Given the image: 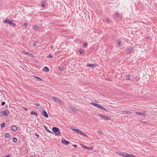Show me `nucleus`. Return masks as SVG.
I'll use <instances>...</instances> for the list:
<instances>
[{"instance_id": "nucleus-28", "label": "nucleus", "mask_w": 157, "mask_h": 157, "mask_svg": "<svg viewBox=\"0 0 157 157\" xmlns=\"http://www.w3.org/2000/svg\"><path fill=\"white\" fill-rule=\"evenodd\" d=\"M13 141L14 142H16L17 141V138L16 137H14L13 139Z\"/></svg>"}, {"instance_id": "nucleus-30", "label": "nucleus", "mask_w": 157, "mask_h": 157, "mask_svg": "<svg viewBox=\"0 0 157 157\" xmlns=\"http://www.w3.org/2000/svg\"><path fill=\"white\" fill-rule=\"evenodd\" d=\"M28 24L27 22H25L24 23L23 25L25 27H26L28 26Z\"/></svg>"}, {"instance_id": "nucleus-49", "label": "nucleus", "mask_w": 157, "mask_h": 157, "mask_svg": "<svg viewBox=\"0 0 157 157\" xmlns=\"http://www.w3.org/2000/svg\"><path fill=\"white\" fill-rule=\"evenodd\" d=\"M10 155H7L5 157H10Z\"/></svg>"}, {"instance_id": "nucleus-8", "label": "nucleus", "mask_w": 157, "mask_h": 157, "mask_svg": "<svg viewBox=\"0 0 157 157\" xmlns=\"http://www.w3.org/2000/svg\"><path fill=\"white\" fill-rule=\"evenodd\" d=\"M52 98L56 102H59L60 103L61 102V100L58 98L52 97Z\"/></svg>"}, {"instance_id": "nucleus-37", "label": "nucleus", "mask_w": 157, "mask_h": 157, "mask_svg": "<svg viewBox=\"0 0 157 157\" xmlns=\"http://www.w3.org/2000/svg\"><path fill=\"white\" fill-rule=\"evenodd\" d=\"M117 42H118V45L119 46L121 45L122 42L119 41V40H118Z\"/></svg>"}, {"instance_id": "nucleus-1", "label": "nucleus", "mask_w": 157, "mask_h": 157, "mask_svg": "<svg viewBox=\"0 0 157 157\" xmlns=\"http://www.w3.org/2000/svg\"><path fill=\"white\" fill-rule=\"evenodd\" d=\"M71 129L74 131L76 132L78 134L81 135H82L85 136L87 138H88V136L82 131L76 128H71Z\"/></svg>"}, {"instance_id": "nucleus-19", "label": "nucleus", "mask_w": 157, "mask_h": 157, "mask_svg": "<svg viewBox=\"0 0 157 157\" xmlns=\"http://www.w3.org/2000/svg\"><path fill=\"white\" fill-rule=\"evenodd\" d=\"M41 4L42 7H44L45 6V1L44 0L41 1Z\"/></svg>"}, {"instance_id": "nucleus-43", "label": "nucleus", "mask_w": 157, "mask_h": 157, "mask_svg": "<svg viewBox=\"0 0 157 157\" xmlns=\"http://www.w3.org/2000/svg\"><path fill=\"white\" fill-rule=\"evenodd\" d=\"M141 122H143V123H144L145 124H147V121H141Z\"/></svg>"}, {"instance_id": "nucleus-25", "label": "nucleus", "mask_w": 157, "mask_h": 157, "mask_svg": "<svg viewBox=\"0 0 157 157\" xmlns=\"http://www.w3.org/2000/svg\"><path fill=\"white\" fill-rule=\"evenodd\" d=\"M10 136V134L9 133H6L5 134V137L6 138H9Z\"/></svg>"}, {"instance_id": "nucleus-7", "label": "nucleus", "mask_w": 157, "mask_h": 157, "mask_svg": "<svg viewBox=\"0 0 157 157\" xmlns=\"http://www.w3.org/2000/svg\"><path fill=\"white\" fill-rule=\"evenodd\" d=\"M62 143L65 145H67L70 143V142L67 141L65 139L62 138Z\"/></svg>"}, {"instance_id": "nucleus-21", "label": "nucleus", "mask_w": 157, "mask_h": 157, "mask_svg": "<svg viewBox=\"0 0 157 157\" xmlns=\"http://www.w3.org/2000/svg\"><path fill=\"white\" fill-rule=\"evenodd\" d=\"M70 109L72 110V111L74 112H76V110L75 108L73 107H71L70 108Z\"/></svg>"}, {"instance_id": "nucleus-10", "label": "nucleus", "mask_w": 157, "mask_h": 157, "mask_svg": "<svg viewBox=\"0 0 157 157\" xmlns=\"http://www.w3.org/2000/svg\"><path fill=\"white\" fill-rule=\"evenodd\" d=\"M133 50L132 48L130 47L126 50L127 52L128 53L132 52Z\"/></svg>"}, {"instance_id": "nucleus-32", "label": "nucleus", "mask_w": 157, "mask_h": 157, "mask_svg": "<svg viewBox=\"0 0 157 157\" xmlns=\"http://www.w3.org/2000/svg\"><path fill=\"white\" fill-rule=\"evenodd\" d=\"M5 124L4 123H3L1 124V127L2 128V127H5Z\"/></svg>"}, {"instance_id": "nucleus-33", "label": "nucleus", "mask_w": 157, "mask_h": 157, "mask_svg": "<svg viewBox=\"0 0 157 157\" xmlns=\"http://www.w3.org/2000/svg\"><path fill=\"white\" fill-rule=\"evenodd\" d=\"M120 15V14L119 13H116V17L117 18L118 17H119V16Z\"/></svg>"}, {"instance_id": "nucleus-6", "label": "nucleus", "mask_w": 157, "mask_h": 157, "mask_svg": "<svg viewBox=\"0 0 157 157\" xmlns=\"http://www.w3.org/2000/svg\"><path fill=\"white\" fill-rule=\"evenodd\" d=\"M9 112V110L6 109L4 111H2L0 113H2V116H6L8 115Z\"/></svg>"}, {"instance_id": "nucleus-14", "label": "nucleus", "mask_w": 157, "mask_h": 157, "mask_svg": "<svg viewBox=\"0 0 157 157\" xmlns=\"http://www.w3.org/2000/svg\"><path fill=\"white\" fill-rule=\"evenodd\" d=\"M44 70L46 72H48L49 71V70L48 67H45L44 68Z\"/></svg>"}, {"instance_id": "nucleus-44", "label": "nucleus", "mask_w": 157, "mask_h": 157, "mask_svg": "<svg viewBox=\"0 0 157 157\" xmlns=\"http://www.w3.org/2000/svg\"><path fill=\"white\" fill-rule=\"evenodd\" d=\"M22 108L26 111H27L28 110V109L27 108H25L24 107H22Z\"/></svg>"}, {"instance_id": "nucleus-22", "label": "nucleus", "mask_w": 157, "mask_h": 157, "mask_svg": "<svg viewBox=\"0 0 157 157\" xmlns=\"http://www.w3.org/2000/svg\"><path fill=\"white\" fill-rule=\"evenodd\" d=\"M39 28V27L36 25H34L33 27V29L34 30L37 31Z\"/></svg>"}, {"instance_id": "nucleus-41", "label": "nucleus", "mask_w": 157, "mask_h": 157, "mask_svg": "<svg viewBox=\"0 0 157 157\" xmlns=\"http://www.w3.org/2000/svg\"><path fill=\"white\" fill-rule=\"evenodd\" d=\"M129 157H136V156H135L134 155L130 154V156Z\"/></svg>"}, {"instance_id": "nucleus-3", "label": "nucleus", "mask_w": 157, "mask_h": 157, "mask_svg": "<svg viewBox=\"0 0 157 157\" xmlns=\"http://www.w3.org/2000/svg\"><path fill=\"white\" fill-rule=\"evenodd\" d=\"M4 21L6 23H7L8 24L10 25H13V26H15L16 25V24L15 23H13L12 22L9 20L8 19H6Z\"/></svg>"}, {"instance_id": "nucleus-39", "label": "nucleus", "mask_w": 157, "mask_h": 157, "mask_svg": "<svg viewBox=\"0 0 157 157\" xmlns=\"http://www.w3.org/2000/svg\"><path fill=\"white\" fill-rule=\"evenodd\" d=\"M37 44V42H34L33 43V45L34 46H35Z\"/></svg>"}, {"instance_id": "nucleus-2", "label": "nucleus", "mask_w": 157, "mask_h": 157, "mask_svg": "<svg viewBox=\"0 0 157 157\" xmlns=\"http://www.w3.org/2000/svg\"><path fill=\"white\" fill-rule=\"evenodd\" d=\"M53 131L55 133H56V135H60L61 134L59 128L56 127H53L52 128Z\"/></svg>"}, {"instance_id": "nucleus-9", "label": "nucleus", "mask_w": 157, "mask_h": 157, "mask_svg": "<svg viewBox=\"0 0 157 157\" xmlns=\"http://www.w3.org/2000/svg\"><path fill=\"white\" fill-rule=\"evenodd\" d=\"M42 114L45 117L47 118H48V115L47 112L45 111H43L42 112Z\"/></svg>"}, {"instance_id": "nucleus-12", "label": "nucleus", "mask_w": 157, "mask_h": 157, "mask_svg": "<svg viewBox=\"0 0 157 157\" xmlns=\"http://www.w3.org/2000/svg\"><path fill=\"white\" fill-rule=\"evenodd\" d=\"M11 129L14 131H16L17 130V128L16 126H13L11 127Z\"/></svg>"}, {"instance_id": "nucleus-24", "label": "nucleus", "mask_w": 157, "mask_h": 157, "mask_svg": "<svg viewBox=\"0 0 157 157\" xmlns=\"http://www.w3.org/2000/svg\"><path fill=\"white\" fill-rule=\"evenodd\" d=\"M130 78V76L129 75H127L126 76V78L127 79H129Z\"/></svg>"}, {"instance_id": "nucleus-38", "label": "nucleus", "mask_w": 157, "mask_h": 157, "mask_svg": "<svg viewBox=\"0 0 157 157\" xmlns=\"http://www.w3.org/2000/svg\"><path fill=\"white\" fill-rule=\"evenodd\" d=\"M63 67H59V69L60 70H62L63 69Z\"/></svg>"}, {"instance_id": "nucleus-36", "label": "nucleus", "mask_w": 157, "mask_h": 157, "mask_svg": "<svg viewBox=\"0 0 157 157\" xmlns=\"http://www.w3.org/2000/svg\"><path fill=\"white\" fill-rule=\"evenodd\" d=\"M130 155V154L127 153V154L125 155V157H129Z\"/></svg>"}, {"instance_id": "nucleus-50", "label": "nucleus", "mask_w": 157, "mask_h": 157, "mask_svg": "<svg viewBox=\"0 0 157 157\" xmlns=\"http://www.w3.org/2000/svg\"><path fill=\"white\" fill-rule=\"evenodd\" d=\"M35 115L37 117V114L36 113V114H35Z\"/></svg>"}, {"instance_id": "nucleus-31", "label": "nucleus", "mask_w": 157, "mask_h": 157, "mask_svg": "<svg viewBox=\"0 0 157 157\" xmlns=\"http://www.w3.org/2000/svg\"><path fill=\"white\" fill-rule=\"evenodd\" d=\"M123 113H124L125 114L128 113H130V114L131 113V112H128V111H123Z\"/></svg>"}, {"instance_id": "nucleus-23", "label": "nucleus", "mask_w": 157, "mask_h": 157, "mask_svg": "<svg viewBox=\"0 0 157 157\" xmlns=\"http://www.w3.org/2000/svg\"><path fill=\"white\" fill-rule=\"evenodd\" d=\"M98 132L100 135H103V132L101 130H99V131H98Z\"/></svg>"}, {"instance_id": "nucleus-11", "label": "nucleus", "mask_w": 157, "mask_h": 157, "mask_svg": "<svg viewBox=\"0 0 157 157\" xmlns=\"http://www.w3.org/2000/svg\"><path fill=\"white\" fill-rule=\"evenodd\" d=\"M91 104L93 105L98 108H99V107L100 106V105H99V104H98L96 103L91 102Z\"/></svg>"}, {"instance_id": "nucleus-18", "label": "nucleus", "mask_w": 157, "mask_h": 157, "mask_svg": "<svg viewBox=\"0 0 157 157\" xmlns=\"http://www.w3.org/2000/svg\"><path fill=\"white\" fill-rule=\"evenodd\" d=\"M23 53L25 55H28L30 56H31L32 54L31 53H29L28 52H27L26 51H24Z\"/></svg>"}, {"instance_id": "nucleus-16", "label": "nucleus", "mask_w": 157, "mask_h": 157, "mask_svg": "<svg viewBox=\"0 0 157 157\" xmlns=\"http://www.w3.org/2000/svg\"><path fill=\"white\" fill-rule=\"evenodd\" d=\"M44 127L46 131L48 132H49V133H52V132L51 131H50L48 129L47 127H46V126L44 125Z\"/></svg>"}, {"instance_id": "nucleus-48", "label": "nucleus", "mask_w": 157, "mask_h": 157, "mask_svg": "<svg viewBox=\"0 0 157 157\" xmlns=\"http://www.w3.org/2000/svg\"><path fill=\"white\" fill-rule=\"evenodd\" d=\"M127 153H124V155L123 156L125 157V155L127 154Z\"/></svg>"}, {"instance_id": "nucleus-4", "label": "nucleus", "mask_w": 157, "mask_h": 157, "mask_svg": "<svg viewBox=\"0 0 157 157\" xmlns=\"http://www.w3.org/2000/svg\"><path fill=\"white\" fill-rule=\"evenodd\" d=\"M99 116L100 117L102 118L103 119L106 120H111V118L110 117H108L107 116H104L103 115H101V114H99Z\"/></svg>"}, {"instance_id": "nucleus-35", "label": "nucleus", "mask_w": 157, "mask_h": 157, "mask_svg": "<svg viewBox=\"0 0 157 157\" xmlns=\"http://www.w3.org/2000/svg\"><path fill=\"white\" fill-rule=\"evenodd\" d=\"M118 154L121 155L122 156H123L124 155V153L123 152H121L120 153H118Z\"/></svg>"}, {"instance_id": "nucleus-29", "label": "nucleus", "mask_w": 157, "mask_h": 157, "mask_svg": "<svg viewBox=\"0 0 157 157\" xmlns=\"http://www.w3.org/2000/svg\"><path fill=\"white\" fill-rule=\"evenodd\" d=\"M87 43H84L83 44V46L84 47H86L87 46Z\"/></svg>"}, {"instance_id": "nucleus-15", "label": "nucleus", "mask_w": 157, "mask_h": 157, "mask_svg": "<svg viewBox=\"0 0 157 157\" xmlns=\"http://www.w3.org/2000/svg\"><path fill=\"white\" fill-rule=\"evenodd\" d=\"M99 109H101L102 110H103L105 111H108V110L103 107L101 105H100V106L99 107Z\"/></svg>"}, {"instance_id": "nucleus-27", "label": "nucleus", "mask_w": 157, "mask_h": 157, "mask_svg": "<svg viewBox=\"0 0 157 157\" xmlns=\"http://www.w3.org/2000/svg\"><path fill=\"white\" fill-rule=\"evenodd\" d=\"M30 114L32 115H35V114H36V113L34 111H32L31 112Z\"/></svg>"}, {"instance_id": "nucleus-47", "label": "nucleus", "mask_w": 157, "mask_h": 157, "mask_svg": "<svg viewBox=\"0 0 157 157\" xmlns=\"http://www.w3.org/2000/svg\"><path fill=\"white\" fill-rule=\"evenodd\" d=\"M107 21L108 22H109V18H107Z\"/></svg>"}, {"instance_id": "nucleus-42", "label": "nucleus", "mask_w": 157, "mask_h": 157, "mask_svg": "<svg viewBox=\"0 0 157 157\" xmlns=\"http://www.w3.org/2000/svg\"><path fill=\"white\" fill-rule=\"evenodd\" d=\"M5 104V103L4 101H3L2 102L1 105L2 106L4 105Z\"/></svg>"}, {"instance_id": "nucleus-34", "label": "nucleus", "mask_w": 157, "mask_h": 157, "mask_svg": "<svg viewBox=\"0 0 157 157\" xmlns=\"http://www.w3.org/2000/svg\"><path fill=\"white\" fill-rule=\"evenodd\" d=\"M79 51L80 53L81 54L83 53L84 52L83 51L82 49H80Z\"/></svg>"}, {"instance_id": "nucleus-40", "label": "nucleus", "mask_w": 157, "mask_h": 157, "mask_svg": "<svg viewBox=\"0 0 157 157\" xmlns=\"http://www.w3.org/2000/svg\"><path fill=\"white\" fill-rule=\"evenodd\" d=\"M34 105L37 106H39L40 105V104H38V103H34Z\"/></svg>"}, {"instance_id": "nucleus-26", "label": "nucleus", "mask_w": 157, "mask_h": 157, "mask_svg": "<svg viewBox=\"0 0 157 157\" xmlns=\"http://www.w3.org/2000/svg\"><path fill=\"white\" fill-rule=\"evenodd\" d=\"M53 57V56L52 55H51V54H49V55L47 56V58H52Z\"/></svg>"}, {"instance_id": "nucleus-46", "label": "nucleus", "mask_w": 157, "mask_h": 157, "mask_svg": "<svg viewBox=\"0 0 157 157\" xmlns=\"http://www.w3.org/2000/svg\"><path fill=\"white\" fill-rule=\"evenodd\" d=\"M35 135L36 136H37V137H39V135L37 133H35Z\"/></svg>"}, {"instance_id": "nucleus-5", "label": "nucleus", "mask_w": 157, "mask_h": 157, "mask_svg": "<svg viewBox=\"0 0 157 157\" xmlns=\"http://www.w3.org/2000/svg\"><path fill=\"white\" fill-rule=\"evenodd\" d=\"M146 111L142 112H136L135 113L137 115H139L141 116H144L146 115Z\"/></svg>"}, {"instance_id": "nucleus-17", "label": "nucleus", "mask_w": 157, "mask_h": 157, "mask_svg": "<svg viewBox=\"0 0 157 157\" xmlns=\"http://www.w3.org/2000/svg\"><path fill=\"white\" fill-rule=\"evenodd\" d=\"M82 147H84L86 149H87L88 150H91L92 149V148H91L90 147H86V146H84V145H82Z\"/></svg>"}, {"instance_id": "nucleus-45", "label": "nucleus", "mask_w": 157, "mask_h": 157, "mask_svg": "<svg viewBox=\"0 0 157 157\" xmlns=\"http://www.w3.org/2000/svg\"><path fill=\"white\" fill-rule=\"evenodd\" d=\"M72 146L74 147H77V146L75 144H74L72 145Z\"/></svg>"}, {"instance_id": "nucleus-13", "label": "nucleus", "mask_w": 157, "mask_h": 157, "mask_svg": "<svg viewBox=\"0 0 157 157\" xmlns=\"http://www.w3.org/2000/svg\"><path fill=\"white\" fill-rule=\"evenodd\" d=\"M86 66L88 67H92L93 68L96 66L95 64H91L90 63H87Z\"/></svg>"}, {"instance_id": "nucleus-20", "label": "nucleus", "mask_w": 157, "mask_h": 157, "mask_svg": "<svg viewBox=\"0 0 157 157\" xmlns=\"http://www.w3.org/2000/svg\"><path fill=\"white\" fill-rule=\"evenodd\" d=\"M33 77L35 78H36L37 80H39V81H41L43 80L42 79V78H40L39 77L36 76H33Z\"/></svg>"}]
</instances>
